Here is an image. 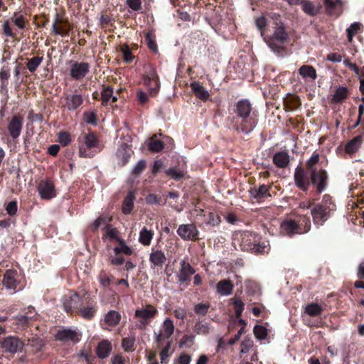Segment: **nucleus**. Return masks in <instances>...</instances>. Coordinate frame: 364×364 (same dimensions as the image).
<instances>
[{
    "label": "nucleus",
    "instance_id": "nucleus-1",
    "mask_svg": "<svg viewBox=\"0 0 364 364\" xmlns=\"http://www.w3.org/2000/svg\"><path fill=\"white\" fill-rule=\"evenodd\" d=\"M232 114V116L228 117V121L237 133L249 134L258 124V112L254 110L251 102L247 99H241L235 104Z\"/></svg>",
    "mask_w": 364,
    "mask_h": 364
},
{
    "label": "nucleus",
    "instance_id": "nucleus-2",
    "mask_svg": "<svg viewBox=\"0 0 364 364\" xmlns=\"http://www.w3.org/2000/svg\"><path fill=\"white\" fill-rule=\"evenodd\" d=\"M309 173V176L306 175L304 168L297 166L294 175L296 186L301 191L306 192L311 184L317 193L321 194L325 191L328 186V172L325 169L319 168Z\"/></svg>",
    "mask_w": 364,
    "mask_h": 364
},
{
    "label": "nucleus",
    "instance_id": "nucleus-3",
    "mask_svg": "<svg viewBox=\"0 0 364 364\" xmlns=\"http://www.w3.org/2000/svg\"><path fill=\"white\" fill-rule=\"evenodd\" d=\"M102 230L104 241L109 240L117 242V245L113 248L114 255H110L108 258L109 264L114 267L122 265L125 262L124 256L132 255L134 250L127 244L126 241L120 237V232L117 228L112 227V225L106 224Z\"/></svg>",
    "mask_w": 364,
    "mask_h": 364
},
{
    "label": "nucleus",
    "instance_id": "nucleus-4",
    "mask_svg": "<svg viewBox=\"0 0 364 364\" xmlns=\"http://www.w3.org/2000/svg\"><path fill=\"white\" fill-rule=\"evenodd\" d=\"M232 244L235 249H237V247H238L242 251L250 252L255 254L263 253L266 248L264 244L260 242L259 235L249 231L235 233L233 235Z\"/></svg>",
    "mask_w": 364,
    "mask_h": 364
},
{
    "label": "nucleus",
    "instance_id": "nucleus-5",
    "mask_svg": "<svg viewBox=\"0 0 364 364\" xmlns=\"http://www.w3.org/2000/svg\"><path fill=\"white\" fill-rule=\"evenodd\" d=\"M273 28V33L264 38V41L274 53L283 56L287 50L284 44L289 39L288 32L284 23L279 18L274 19Z\"/></svg>",
    "mask_w": 364,
    "mask_h": 364
},
{
    "label": "nucleus",
    "instance_id": "nucleus-6",
    "mask_svg": "<svg viewBox=\"0 0 364 364\" xmlns=\"http://www.w3.org/2000/svg\"><path fill=\"white\" fill-rule=\"evenodd\" d=\"M336 210V204L328 194L323 196L321 201L314 205L311 213L316 225L321 226L327 221Z\"/></svg>",
    "mask_w": 364,
    "mask_h": 364
},
{
    "label": "nucleus",
    "instance_id": "nucleus-7",
    "mask_svg": "<svg viewBox=\"0 0 364 364\" xmlns=\"http://www.w3.org/2000/svg\"><path fill=\"white\" fill-rule=\"evenodd\" d=\"M79 156L82 158H92L100 152V140L97 134L88 129V132H82L78 137Z\"/></svg>",
    "mask_w": 364,
    "mask_h": 364
},
{
    "label": "nucleus",
    "instance_id": "nucleus-8",
    "mask_svg": "<svg viewBox=\"0 0 364 364\" xmlns=\"http://www.w3.org/2000/svg\"><path fill=\"white\" fill-rule=\"evenodd\" d=\"M311 229L310 218L306 215L299 216L296 219H286L280 226L282 235L292 237L296 234H304Z\"/></svg>",
    "mask_w": 364,
    "mask_h": 364
},
{
    "label": "nucleus",
    "instance_id": "nucleus-9",
    "mask_svg": "<svg viewBox=\"0 0 364 364\" xmlns=\"http://www.w3.org/2000/svg\"><path fill=\"white\" fill-rule=\"evenodd\" d=\"M159 314L156 307L148 304L140 309H137L134 313V317L137 318L136 326L140 330H145Z\"/></svg>",
    "mask_w": 364,
    "mask_h": 364
},
{
    "label": "nucleus",
    "instance_id": "nucleus-10",
    "mask_svg": "<svg viewBox=\"0 0 364 364\" xmlns=\"http://www.w3.org/2000/svg\"><path fill=\"white\" fill-rule=\"evenodd\" d=\"M175 326L173 321L168 317L163 321L161 328L158 332L154 331V338L158 347L162 346L166 341H168L173 334Z\"/></svg>",
    "mask_w": 364,
    "mask_h": 364
},
{
    "label": "nucleus",
    "instance_id": "nucleus-11",
    "mask_svg": "<svg viewBox=\"0 0 364 364\" xmlns=\"http://www.w3.org/2000/svg\"><path fill=\"white\" fill-rule=\"evenodd\" d=\"M222 11V7L217 4H208L205 5L204 18L215 31L219 29V26L222 24V15L220 14Z\"/></svg>",
    "mask_w": 364,
    "mask_h": 364
},
{
    "label": "nucleus",
    "instance_id": "nucleus-12",
    "mask_svg": "<svg viewBox=\"0 0 364 364\" xmlns=\"http://www.w3.org/2000/svg\"><path fill=\"white\" fill-rule=\"evenodd\" d=\"M24 347L23 341L14 336H9L0 341V348L4 353L14 355L21 352Z\"/></svg>",
    "mask_w": 364,
    "mask_h": 364
},
{
    "label": "nucleus",
    "instance_id": "nucleus-13",
    "mask_svg": "<svg viewBox=\"0 0 364 364\" xmlns=\"http://www.w3.org/2000/svg\"><path fill=\"white\" fill-rule=\"evenodd\" d=\"M72 30L73 26L68 18L56 12L52 25V33L62 37H67Z\"/></svg>",
    "mask_w": 364,
    "mask_h": 364
},
{
    "label": "nucleus",
    "instance_id": "nucleus-14",
    "mask_svg": "<svg viewBox=\"0 0 364 364\" xmlns=\"http://www.w3.org/2000/svg\"><path fill=\"white\" fill-rule=\"evenodd\" d=\"M7 131L9 136L14 141L16 140L21 135L23 126V116L17 113L6 118Z\"/></svg>",
    "mask_w": 364,
    "mask_h": 364
},
{
    "label": "nucleus",
    "instance_id": "nucleus-15",
    "mask_svg": "<svg viewBox=\"0 0 364 364\" xmlns=\"http://www.w3.org/2000/svg\"><path fill=\"white\" fill-rule=\"evenodd\" d=\"M176 233L184 241L196 242L199 240L200 232L194 223L179 225Z\"/></svg>",
    "mask_w": 364,
    "mask_h": 364
},
{
    "label": "nucleus",
    "instance_id": "nucleus-16",
    "mask_svg": "<svg viewBox=\"0 0 364 364\" xmlns=\"http://www.w3.org/2000/svg\"><path fill=\"white\" fill-rule=\"evenodd\" d=\"M196 273V269L191 264L184 259L181 260L180 267L176 274L177 283L179 285H185L187 287L191 282L192 276Z\"/></svg>",
    "mask_w": 364,
    "mask_h": 364
},
{
    "label": "nucleus",
    "instance_id": "nucleus-17",
    "mask_svg": "<svg viewBox=\"0 0 364 364\" xmlns=\"http://www.w3.org/2000/svg\"><path fill=\"white\" fill-rule=\"evenodd\" d=\"M83 300L84 298L80 296L77 292L64 296L63 298V306L65 311L70 314H77Z\"/></svg>",
    "mask_w": 364,
    "mask_h": 364
},
{
    "label": "nucleus",
    "instance_id": "nucleus-18",
    "mask_svg": "<svg viewBox=\"0 0 364 364\" xmlns=\"http://www.w3.org/2000/svg\"><path fill=\"white\" fill-rule=\"evenodd\" d=\"M84 100L81 94L78 92L77 90H75L72 93H64V99L63 107L66 109L68 111L73 112L79 109L83 104Z\"/></svg>",
    "mask_w": 364,
    "mask_h": 364
},
{
    "label": "nucleus",
    "instance_id": "nucleus-19",
    "mask_svg": "<svg viewBox=\"0 0 364 364\" xmlns=\"http://www.w3.org/2000/svg\"><path fill=\"white\" fill-rule=\"evenodd\" d=\"M144 80L145 85L149 87L150 95L152 96L156 95L159 92L160 84L155 68L149 66L145 71Z\"/></svg>",
    "mask_w": 364,
    "mask_h": 364
},
{
    "label": "nucleus",
    "instance_id": "nucleus-20",
    "mask_svg": "<svg viewBox=\"0 0 364 364\" xmlns=\"http://www.w3.org/2000/svg\"><path fill=\"white\" fill-rule=\"evenodd\" d=\"M70 75L75 80H82L89 73L90 65L87 62L70 61Z\"/></svg>",
    "mask_w": 364,
    "mask_h": 364
},
{
    "label": "nucleus",
    "instance_id": "nucleus-21",
    "mask_svg": "<svg viewBox=\"0 0 364 364\" xmlns=\"http://www.w3.org/2000/svg\"><path fill=\"white\" fill-rule=\"evenodd\" d=\"M97 311V302L91 299H84L82 304L77 311V314L82 316L84 319H92Z\"/></svg>",
    "mask_w": 364,
    "mask_h": 364
},
{
    "label": "nucleus",
    "instance_id": "nucleus-22",
    "mask_svg": "<svg viewBox=\"0 0 364 364\" xmlns=\"http://www.w3.org/2000/svg\"><path fill=\"white\" fill-rule=\"evenodd\" d=\"M326 14L333 18H338L343 12V0H323Z\"/></svg>",
    "mask_w": 364,
    "mask_h": 364
},
{
    "label": "nucleus",
    "instance_id": "nucleus-23",
    "mask_svg": "<svg viewBox=\"0 0 364 364\" xmlns=\"http://www.w3.org/2000/svg\"><path fill=\"white\" fill-rule=\"evenodd\" d=\"M81 336L82 334L80 333L68 328L59 329L55 334L56 340L62 342L71 341L73 343H78L81 339Z\"/></svg>",
    "mask_w": 364,
    "mask_h": 364
},
{
    "label": "nucleus",
    "instance_id": "nucleus-24",
    "mask_svg": "<svg viewBox=\"0 0 364 364\" xmlns=\"http://www.w3.org/2000/svg\"><path fill=\"white\" fill-rule=\"evenodd\" d=\"M38 191L41 198L45 200H50L56 196L55 186L50 179L41 181L38 186Z\"/></svg>",
    "mask_w": 364,
    "mask_h": 364
},
{
    "label": "nucleus",
    "instance_id": "nucleus-25",
    "mask_svg": "<svg viewBox=\"0 0 364 364\" xmlns=\"http://www.w3.org/2000/svg\"><path fill=\"white\" fill-rule=\"evenodd\" d=\"M149 262L151 269L156 267L162 268L163 265L166 262V257L162 250H156L154 247H152L149 255Z\"/></svg>",
    "mask_w": 364,
    "mask_h": 364
},
{
    "label": "nucleus",
    "instance_id": "nucleus-26",
    "mask_svg": "<svg viewBox=\"0 0 364 364\" xmlns=\"http://www.w3.org/2000/svg\"><path fill=\"white\" fill-rule=\"evenodd\" d=\"M301 10L309 16H316L321 10V5L318 4L316 5L314 1L309 0H301L299 2Z\"/></svg>",
    "mask_w": 364,
    "mask_h": 364
},
{
    "label": "nucleus",
    "instance_id": "nucleus-27",
    "mask_svg": "<svg viewBox=\"0 0 364 364\" xmlns=\"http://www.w3.org/2000/svg\"><path fill=\"white\" fill-rule=\"evenodd\" d=\"M190 87L196 98L203 102H206L210 98L208 91L201 85L199 81L191 82Z\"/></svg>",
    "mask_w": 364,
    "mask_h": 364
},
{
    "label": "nucleus",
    "instance_id": "nucleus-28",
    "mask_svg": "<svg viewBox=\"0 0 364 364\" xmlns=\"http://www.w3.org/2000/svg\"><path fill=\"white\" fill-rule=\"evenodd\" d=\"M112 350V343L107 339H102L97 346L96 354L99 358L105 359L109 356Z\"/></svg>",
    "mask_w": 364,
    "mask_h": 364
},
{
    "label": "nucleus",
    "instance_id": "nucleus-29",
    "mask_svg": "<svg viewBox=\"0 0 364 364\" xmlns=\"http://www.w3.org/2000/svg\"><path fill=\"white\" fill-rule=\"evenodd\" d=\"M3 282L7 289L16 290L18 284V273L16 270H6L4 275Z\"/></svg>",
    "mask_w": 364,
    "mask_h": 364
},
{
    "label": "nucleus",
    "instance_id": "nucleus-30",
    "mask_svg": "<svg viewBox=\"0 0 364 364\" xmlns=\"http://www.w3.org/2000/svg\"><path fill=\"white\" fill-rule=\"evenodd\" d=\"M271 188L272 183L269 185L262 184L258 188H254L251 189L250 193L257 200L264 199L272 196L269 193Z\"/></svg>",
    "mask_w": 364,
    "mask_h": 364
},
{
    "label": "nucleus",
    "instance_id": "nucleus-31",
    "mask_svg": "<svg viewBox=\"0 0 364 364\" xmlns=\"http://www.w3.org/2000/svg\"><path fill=\"white\" fill-rule=\"evenodd\" d=\"M272 161L277 167L284 168L289 164V155L287 151H279L274 154Z\"/></svg>",
    "mask_w": 364,
    "mask_h": 364
},
{
    "label": "nucleus",
    "instance_id": "nucleus-32",
    "mask_svg": "<svg viewBox=\"0 0 364 364\" xmlns=\"http://www.w3.org/2000/svg\"><path fill=\"white\" fill-rule=\"evenodd\" d=\"M234 284L230 279H222L216 285L217 292L223 296L230 295L232 293Z\"/></svg>",
    "mask_w": 364,
    "mask_h": 364
},
{
    "label": "nucleus",
    "instance_id": "nucleus-33",
    "mask_svg": "<svg viewBox=\"0 0 364 364\" xmlns=\"http://www.w3.org/2000/svg\"><path fill=\"white\" fill-rule=\"evenodd\" d=\"M363 136L362 134H358L353 137L351 140L347 142L345 146V151L347 154H353L355 153L363 142Z\"/></svg>",
    "mask_w": 364,
    "mask_h": 364
},
{
    "label": "nucleus",
    "instance_id": "nucleus-34",
    "mask_svg": "<svg viewBox=\"0 0 364 364\" xmlns=\"http://www.w3.org/2000/svg\"><path fill=\"white\" fill-rule=\"evenodd\" d=\"M154 231L144 226L139 232V242L144 246H149L154 238Z\"/></svg>",
    "mask_w": 364,
    "mask_h": 364
},
{
    "label": "nucleus",
    "instance_id": "nucleus-35",
    "mask_svg": "<svg viewBox=\"0 0 364 364\" xmlns=\"http://www.w3.org/2000/svg\"><path fill=\"white\" fill-rule=\"evenodd\" d=\"M26 13L22 11H16L14 13L11 21L17 26L19 29H24L26 27L28 21L26 18Z\"/></svg>",
    "mask_w": 364,
    "mask_h": 364
},
{
    "label": "nucleus",
    "instance_id": "nucleus-36",
    "mask_svg": "<svg viewBox=\"0 0 364 364\" xmlns=\"http://www.w3.org/2000/svg\"><path fill=\"white\" fill-rule=\"evenodd\" d=\"M135 200L134 193L132 191H129L126 197L124 198L122 206V211L124 214H129L133 210L134 208V200Z\"/></svg>",
    "mask_w": 364,
    "mask_h": 364
},
{
    "label": "nucleus",
    "instance_id": "nucleus-37",
    "mask_svg": "<svg viewBox=\"0 0 364 364\" xmlns=\"http://www.w3.org/2000/svg\"><path fill=\"white\" fill-rule=\"evenodd\" d=\"M284 105L287 111H293L299 108L301 103L298 96L289 95L284 99Z\"/></svg>",
    "mask_w": 364,
    "mask_h": 364
},
{
    "label": "nucleus",
    "instance_id": "nucleus-38",
    "mask_svg": "<svg viewBox=\"0 0 364 364\" xmlns=\"http://www.w3.org/2000/svg\"><path fill=\"white\" fill-rule=\"evenodd\" d=\"M120 320V314L114 310L109 311L105 316V323L110 327H114L118 325Z\"/></svg>",
    "mask_w": 364,
    "mask_h": 364
},
{
    "label": "nucleus",
    "instance_id": "nucleus-39",
    "mask_svg": "<svg viewBox=\"0 0 364 364\" xmlns=\"http://www.w3.org/2000/svg\"><path fill=\"white\" fill-rule=\"evenodd\" d=\"M299 75L304 79L311 78L316 80L317 77L316 70L312 65H304L299 69Z\"/></svg>",
    "mask_w": 364,
    "mask_h": 364
},
{
    "label": "nucleus",
    "instance_id": "nucleus-40",
    "mask_svg": "<svg viewBox=\"0 0 364 364\" xmlns=\"http://www.w3.org/2000/svg\"><path fill=\"white\" fill-rule=\"evenodd\" d=\"M349 95V91L346 87H338L332 97L334 103H342Z\"/></svg>",
    "mask_w": 364,
    "mask_h": 364
},
{
    "label": "nucleus",
    "instance_id": "nucleus-41",
    "mask_svg": "<svg viewBox=\"0 0 364 364\" xmlns=\"http://www.w3.org/2000/svg\"><path fill=\"white\" fill-rule=\"evenodd\" d=\"M115 22V18L114 16L107 12V11H103L100 14V26L102 28H106L109 26H113Z\"/></svg>",
    "mask_w": 364,
    "mask_h": 364
},
{
    "label": "nucleus",
    "instance_id": "nucleus-42",
    "mask_svg": "<svg viewBox=\"0 0 364 364\" xmlns=\"http://www.w3.org/2000/svg\"><path fill=\"white\" fill-rule=\"evenodd\" d=\"M323 307L317 304L311 302L305 307L304 312L310 316H318L323 311Z\"/></svg>",
    "mask_w": 364,
    "mask_h": 364
},
{
    "label": "nucleus",
    "instance_id": "nucleus-43",
    "mask_svg": "<svg viewBox=\"0 0 364 364\" xmlns=\"http://www.w3.org/2000/svg\"><path fill=\"white\" fill-rule=\"evenodd\" d=\"M119 50L122 53L123 60L126 63H131L133 61L134 55L132 54V49L127 43L120 45Z\"/></svg>",
    "mask_w": 364,
    "mask_h": 364
},
{
    "label": "nucleus",
    "instance_id": "nucleus-44",
    "mask_svg": "<svg viewBox=\"0 0 364 364\" xmlns=\"http://www.w3.org/2000/svg\"><path fill=\"white\" fill-rule=\"evenodd\" d=\"M43 56H34L30 59L28 60L26 63V67L28 70L33 73L36 71L37 68L39 67V65L43 62Z\"/></svg>",
    "mask_w": 364,
    "mask_h": 364
},
{
    "label": "nucleus",
    "instance_id": "nucleus-45",
    "mask_svg": "<svg viewBox=\"0 0 364 364\" xmlns=\"http://www.w3.org/2000/svg\"><path fill=\"white\" fill-rule=\"evenodd\" d=\"M113 88L111 86H104L101 92L102 106H107L112 97Z\"/></svg>",
    "mask_w": 364,
    "mask_h": 364
},
{
    "label": "nucleus",
    "instance_id": "nucleus-46",
    "mask_svg": "<svg viewBox=\"0 0 364 364\" xmlns=\"http://www.w3.org/2000/svg\"><path fill=\"white\" fill-rule=\"evenodd\" d=\"M135 337H126L122 340V347L125 352H133L135 350Z\"/></svg>",
    "mask_w": 364,
    "mask_h": 364
},
{
    "label": "nucleus",
    "instance_id": "nucleus-47",
    "mask_svg": "<svg viewBox=\"0 0 364 364\" xmlns=\"http://www.w3.org/2000/svg\"><path fill=\"white\" fill-rule=\"evenodd\" d=\"M164 142L160 139H154V137L151 138L148 144L149 149L154 153L161 151L164 149Z\"/></svg>",
    "mask_w": 364,
    "mask_h": 364
},
{
    "label": "nucleus",
    "instance_id": "nucleus-48",
    "mask_svg": "<svg viewBox=\"0 0 364 364\" xmlns=\"http://www.w3.org/2000/svg\"><path fill=\"white\" fill-rule=\"evenodd\" d=\"M144 41L148 48L154 53L158 51V46L155 41L154 36L151 31L145 33Z\"/></svg>",
    "mask_w": 364,
    "mask_h": 364
},
{
    "label": "nucleus",
    "instance_id": "nucleus-49",
    "mask_svg": "<svg viewBox=\"0 0 364 364\" xmlns=\"http://www.w3.org/2000/svg\"><path fill=\"white\" fill-rule=\"evenodd\" d=\"M112 218H109L106 215H100L90 225V229L92 232H97L100 225L111 222Z\"/></svg>",
    "mask_w": 364,
    "mask_h": 364
},
{
    "label": "nucleus",
    "instance_id": "nucleus-50",
    "mask_svg": "<svg viewBox=\"0 0 364 364\" xmlns=\"http://www.w3.org/2000/svg\"><path fill=\"white\" fill-rule=\"evenodd\" d=\"M83 121L91 125H97V115L96 111H87L83 113L82 115Z\"/></svg>",
    "mask_w": 364,
    "mask_h": 364
},
{
    "label": "nucleus",
    "instance_id": "nucleus-51",
    "mask_svg": "<svg viewBox=\"0 0 364 364\" xmlns=\"http://www.w3.org/2000/svg\"><path fill=\"white\" fill-rule=\"evenodd\" d=\"M320 156L316 151L313 153L310 159L306 161V167L309 173L313 172L314 170H318L316 164L319 162Z\"/></svg>",
    "mask_w": 364,
    "mask_h": 364
},
{
    "label": "nucleus",
    "instance_id": "nucleus-52",
    "mask_svg": "<svg viewBox=\"0 0 364 364\" xmlns=\"http://www.w3.org/2000/svg\"><path fill=\"white\" fill-rule=\"evenodd\" d=\"M268 331L267 328L262 325H255L253 329L255 336L261 341L267 338Z\"/></svg>",
    "mask_w": 364,
    "mask_h": 364
},
{
    "label": "nucleus",
    "instance_id": "nucleus-53",
    "mask_svg": "<svg viewBox=\"0 0 364 364\" xmlns=\"http://www.w3.org/2000/svg\"><path fill=\"white\" fill-rule=\"evenodd\" d=\"M186 173V171L176 168H170L166 171V174L176 181L182 179Z\"/></svg>",
    "mask_w": 364,
    "mask_h": 364
},
{
    "label": "nucleus",
    "instance_id": "nucleus-54",
    "mask_svg": "<svg viewBox=\"0 0 364 364\" xmlns=\"http://www.w3.org/2000/svg\"><path fill=\"white\" fill-rule=\"evenodd\" d=\"M98 281L100 286L104 289H107L110 286V279L108 277V273L102 269L97 276Z\"/></svg>",
    "mask_w": 364,
    "mask_h": 364
},
{
    "label": "nucleus",
    "instance_id": "nucleus-55",
    "mask_svg": "<svg viewBox=\"0 0 364 364\" xmlns=\"http://www.w3.org/2000/svg\"><path fill=\"white\" fill-rule=\"evenodd\" d=\"M146 202L149 205H165L166 200H162L161 196H158L154 193H150L146 197Z\"/></svg>",
    "mask_w": 364,
    "mask_h": 364
},
{
    "label": "nucleus",
    "instance_id": "nucleus-56",
    "mask_svg": "<svg viewBox=\"0 0 364 364\" xmlns=\"http://www.w3.org/2000/svg\"><path fill=\"white\" fill-rule=\"evenodd\" d=\"M360 23L355 22L347 28V36L349 41H351L353 36L358 33L360 28Z\"/></svg>",
    "mask_w": 364,
    "mask_h": 364
},
{
    "label": "nucleus",
    "instance_id": "nucleus-57",
    "mask_svg": "<svg viewBox=\"0 0 364 364\" xmlns=\"http://www.w3.org/2000/svg\"><path fill=\"white\" fill-rule=\"evenodd\" d=\"M210 303H200L194 306V311L198 315L205 316L210 309Z\"/></svg>",
    "mask_w": 364,
    "mask_h": 364
},
{
    "label": "nucleus",
    "instance_id": "nucleus-58",
    "mask_svg": "<svg viewBox=\"0 0 364 364\" xmlns=\"http://www.w3.org/2000/svg\"><path fill=\"white\" fill-rule=\"evenodd\" d=\"M58 139L61 145L68 146L71 142L70 134L65 131L60 132L58 134Z\"/></svg>",
    "mask_w": 364,
    "mask_h": 364
},
{
    "label": "nucleus",
    "instance_id": "nucleus-59",
    "mask_svg": "<svg viewBox=\"0 0 364 364\" xmlns=\"http://www.w3.org/2000/svg\"><path fill=\"white\" fill-rule=\"evenodd\" d=\"M233 306L236 318H240L244 311V303L240 299H235L233 301Z\"/></svg>",
    "mask_w": 364,
    "mask_h": 364
},
{
    "label": "nucleus",
    "instance_id": "nucleus-60",
    "mask_svg": "<svg viewBox=\"0 0 364 364\" xmlns=\"http://www.w3.org/2000/svg\"><path fill=\"white\" fill-rule=\"evenodd\" d=\"M146 166V162L145 160L141 159L139 161L132 170V175L136 177L139 176L141 173L144 171Z\"/></svg>",
    "mask_w": 364,
    "mask_h": 364
},
{
    "label": "nucleus",
    "instance_id": "nucleus-61",
    "mask_svg": "<svg viewBox=\"0 0 364 364\" xmlns=\"http://www.w3.org/2000/svg\"><path fill=\"white\" fill-rule=\"evenodd\" d=\"M194 331L198 334H207L209 331V328L206 323L198 321L195 324Z\"/></svg>",
    "mask_w": 364,
    "mask_h": 364
},
{
    "label": "nucleus",
    "instance_id": "nucleus-62",
    "mask_svg": "<svg viewBox=\"0 0 364 364\" xmlns=\"http://www.w3.org/2000/svg\"><path fill=\"white\" fill-rule=\"evenodd\" d=\"M221 219L218 214L210 212L208 214V219L207 221V224L211 226H218L220 224Z\"/></svg>",
    "mask_w": 364,
    "mask_h": 364
},
{
    "label": "nucleus",
    "instance_id": "nucleus-63",
    "mask_svg": "<svg viewBox=\"0 0 364 364\" xmlns=\"http://www.w3.org/2000/svg\"><path fill=\"white\" fill-rule=\"evenodd\" d=\"M5 209L10 216L15 215L18 210L17 201L16 200L10 201L6 204Z\"/></svg>",
    "mask_w": 364,
    "mask_h": 364
},
{
    "label": "nucleus",
    "instance_id": "nucleus-64",
    "mask_svg": "<svg viewBox=\"0 0 364 364\" xmlns=\"http://www.w3.org/2000/svg\"><path fill=\"white\" fill-rule=\"evenodd\" d=\"M129 362V357H124L121 353L115 354L111 358V364H127Z\"/></svg>",
    "mask_w": 364,
    "mask_h": 364
}]
</instances>
